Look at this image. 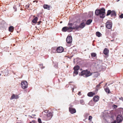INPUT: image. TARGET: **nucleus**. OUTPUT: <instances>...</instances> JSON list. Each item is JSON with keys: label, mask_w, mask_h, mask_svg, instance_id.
Listing matches in <instances>:
<instances>
[{"label": "nucleus", "mask_w": 123, "mask_h": 123, "mask_svg": "<svg viewBox=\"0 0 123 123\" xmlns=\"http://www.w3.org/2000/svg\"><path fill=\"white\" fill-rule=\"evenodd\" d=\"M105 10L104 8L100 9H97L95 12V14L97 16L99 15L101 18H104L105 17Z\"/></svg>", "instance_id": "nucleus-1"}, {"label": "nucleus", "mask_w": 123, "mask_h": 123, "mask_svg": "<svg viewBox=\"0 0 123 123\" xmlns=\"http://www.w3.org/2000/svg\"><path fill=\"white\" fill-rule=\"evenodd\" d=\"M92 73L90 71L87 70L82 71L79 74L80 76H83L84 77H86L91 76Z\"/></svg>", "instance_id": "nucleus-2"}, {"label": "nucleus", "mask_w": 123, "mask_h": 123, "mask_svg": "<svg viewBox=\"0 0 123 123\" xmlns=\"http://www.w3.org/2000/svg\"><path fill=\"white\" fill-rule=\"evenodd\" d=\"M112 26V23L111 21L108 20L106 24V26L107 28L109 29L111 28Z\"/></svg>", "instance_id": "nucleus-3"}, {"label": "nucleus", "mask_w": 123, "mask_h": 123, "mask_svg": "<svg viewBox=\"0 0 123 123\" xmlns=\"http://www.w3.org/2000/svg\"><path fill=\"white\" fill-rule=\"evenodd\" d=\"M95 66L97 68H101V63L99 61H96L95 62Z\"/></svg>", "instance_id": "nucleus-4"}, {"label": "nucleus", "mask_w": 123, "mask_h": 123, "mask_svg": "<svg viewBox=\"0 0 123 123\" xmlns=\"http://www.w3.org/2000/svg\"><path fill=\"white\" fill-rule=\"evenodd\" d=\"M117 123L122 122L123 120V117L122 115H118L117 118Z\"/></svg>", "instance_id": "nucleus-5"}, {"label": "nucleus", "mask_w": 123, "mask_h": 123, "mask_svg": "<svg viewBox=\"0 0 123 123\" xmlns=\"http://www.w3.org/2000/svg\"><path fill=\"white\" fill-rule=\"evenodd\" d=\"M21 85L22 87L24 89L27 88L28 86L27 82L25 81L22 82Z\"/></svg>", "instance_id": "nucleus-6"}, {"label": "nucleus", "mask_w": 123, "mask_h": 123, "mask_svg": "<svg viewBox=\"0 0 123 123\" xmlns=\"http://www.w3.org/2000/svg\"><path fill=\"white\" fill-rule=\"evenodd\" d=\"M66 41L68 43H71L72 41V37L70 36H68L66 38Z\"/></svg>", "instance_id": "nucleus-7"}, {"label": "nucleus", "mask_w": 123, "mask_h": 123, "mask_svg": "<svg viewBox=\"0 0 123 123\" xmlns=\"http://www.w3.org/2000/svg\"><path fill=\"white\" fill-rule=\"evenodd\" d=\"M47 117V120H49L52 117V114L51 112H49L46 115Z\"/></svg>", "instance_id": "nucleus-8"}, {"label": "nucleus", "mask_w": 123, "mask_h": 123, "mask_svg": "<svg viewBox=\"0 0 123 123\" xmlns=\"http://www.w3.org/2000/svg\"><path fill=\"white\" fill-rule=\"evenodd\" d=\"M64 50L63 48L62 47H58L56 49V51L58 53H61L63 52Z\"/></svg>", "instance_id": "nucleus-9"}, {"label": "nucleus", "mask_w": 123, "mask_h": 123, "mask_svg": "<svg viewBox=\"0 0 123 123\" xmlns=\"http://www.w3.org/2000/svg\"><path fill=\"white\" fill-rule=\"evenodd\" d=\"M69 111L70 113L72 114L75 113L76 112L75 109L69 107Z\"/></svg>", "instance_id": "nucleus-10"}, {"label": "nucleus", "mask_w": 123, "mask_h": 123, "mask_svg": "<svg viewBox=\"0 0 123 123\" xmlns=\"http://www.w3.org/2000/svg\"><path fill=\"white\" fill-rule=\"evenodd\" d=\"M19 98L18 95H15L14 94L10 98L11 99H17Z\"/></svg>", "instance_id": "nucleus-11"}, {"label": "nucleus", "mask_w": 123, "mask_h": 123, "mask_svg": "<svg viewBox=\"0 0 123 123\" xmlns=\"http://www.w3.org/2000/svg\"><path fill=\"white\" fill-rule=\"evenodd\" d=\"M99 97L98 96H95L93 98V101L94 102H97L99 100Z\"/></svg>", "instance_id": "nucleus-12"}, {"label": "nucleus", "mask_w": 123, "mask_h": 123, "mask_svg": "<svg viewBox=\"0 0 123 123\" xmlns=\"http://www.w3.org/2000/svg\"><path fill=\"white\" fill-rule=\"evenodd\" d=\"M109 52V50L106 48H105L103 51L104 54L105 55H107L108 54Z\"/></svg>", "instance_id": "nucleus-13"}, {"label": "nucleus", "mask_w": 123, "mask_h": 123, "mask_svg": "<svg viewBox=\"0 0 123 123\" xmlns=\"http://www.w3.org/2000/svg\"><path fill=\"white\" fill-rule=\"evenodd\" d=\"M95 93L92 92H88L87 94L88 96L90 97H92L93 95H95Z\"/></svg>", "instance_id": "nucleus-14"}, {"label": "nucleus", "mask_w": 123, "mask_h": 123, "mask_svg": "<svg viewBox=\"0 0 123 123\" xmlns=\"http://www.w3.org/2000/svg\"><path fill=\"white\" fill-rule=\"evenodd\" d=\"M85 23H84V22H82L81 23L79 26V28L82 29L83 28L85 27Z\"/></svg>", "instance_id": "nucleus-15"}, {"label": "nucleus", "mask_w": 123, "mask_h": 123, "mask_svg": "<svg viewBox=\"0 0 123 123\" xmlns=\"http://www.w3.org/2000/svg\"><path fill=\"white\" fill-rule=\"evenodd\" d=\"M50 6L46 4H44L43 6V7L44 9L49 10Z\"/></svg>", "instance_id": "nucleus-16"}, {"label": "nucleus", "mask_w": 123, "mask_h": 123, "mask_svg": "<svg viewBox=\"0 0 123 123\" xmlns=\"http://www.w3.org/2000/svg\"><path fill=\"white\" fill-rule=\"evenodd\" d=\"M73 29V27H67V31L68 32H70L72 31Z\"/></svg>", "instance_id": "nucleus-17"}, {"label": "nucleus", "mask_w": 123, "mask_h": 123, "mask_svg": "<svg viewBox=\"0 0 123 123\" xmlns=\"http://www.w3.org/2000/svg\"><path fill=\"white\" fill-rule=\"evenodd\" d=\"M116 16L115 12L114 11H112L111 12V17H115Z\"/></svg>", "instance_id": "nucleus-18"}, {"label": "nucleus", "mask_w": 123, "mask_h": 123, "mask_svg": "<svg viewBox=\"0 0 123 123\" xmlns=\"http://www.w3.org/2000/svg\"><path fill=\"white\" fill-rule=\"evenodd\" d=\"M37 17H36L32 21V22L36 24L37 22Z\"/></svg>", "instance_id": "nucleus-19"}, {"label": "nucleus", "mask_w": 123, "mask_h": 123, "mask_svg": "<svg viewBox=\"0 0 123 123\" xmlns=\"http://www.w3.org/2000/svg\"><path fill=\"white\" fill-rule=\"evenodd\" d=\"M73 29L77 30L79 28V26L77 25H75L72 27Z\"/></svg>", "instance_id": "nucleus-20"}, {"label": "nucleus", "mask_w": 123, "mask_h": 123, "mask_svg": "<svg viewBox=\"0 0 123 123\" xmlns=\"http://www.w3.org/2000/svg\"><path fill=\"white\" fill-rule=\"evenodd\" d=\"M105 92L108 93H109L111 92L110 90L108 87H106L105 89Z\"/></svg>", "instance_id": "nucleus-21"}, {"label": "nucleus", "mask_w": 123, "mask_h": 123, "mask_svg": "<svg viewBox=\"0 0 123 123\" xmlns=\"http://www.w3.org/2000/svg\"><path fill=\"white\" fill-rule=\"evenodd\" d=\"M80 68V67L79 66L77 65L74 67V70L78 71Z\"/></svg>", "instance_id": "nucleus-22"}, {"label": "nucleus", "mask_w": 123, "mask_h": 123, "mask_svg": "<svg viewBox=\"0 0 123 123\" xmlns=\"http://www.w3.org/2000/svg\"><path fill=\"white\" fill-rule=\"evenodd\" d=\"M92 19H89L87 21L86 24L87 25H89L92 22Z\"/></svg>", "instance_id": "nucleus-23"}, {"label": "nucleus", "mask_w": 123, "mask_h": 123, "mask_svg": "<svg viewBox=\"0 0 123 123\" xmlns=\"http://www.w3.org/2000/svg\"><path fill=\"white\" fill-rule=\"evenodd\" d=\"M78 74V71L77 70H74V71L73 73V76H74L77 75Z\"/></svg>", "instance_id": "nucleus-24"}, {"label": "nucleus", "mask_w": 123, "mask_h": 123, "mask_svg": "<svg viewBox=\"0 0 123 123\" xmlns=\"http://www.w3.org/2000/svg\"><path fill=\"white\" fill-rule=\"evenodd\" d=\"M96 34L97 36L98 37H100L101 36V34L98 32H97L96 33Z\"/></svg>", "instance_id": "nucleus-25"}, {"label": "nucleus", "mask_w": 123, "mask_h": 123, "mask_svg": "<svg viewBox=\"0 0 123 123\" xmlns=\"http://www.w3.org/2000/svg\"><path fill=\"white\" fill-rule=\"evenodd\" d=\"M62 31H63L66 32L67 31V27H65L63 28Z\"/></svg>", "instance_id": "nucleus-26"}, {"label": "nucleus", "mask_w": 123, "mask_h": 123, "mask_svg": "<svg viewBox=\"0 0 123 123\" xmlns=\"http://www.w3.org/2000/svg\"><path fill=\"white\" fill-rule=\"evenodd\" d=\"M14 28L12 26H10L9 28V31L10 32L12 31L14 29Z\"/></svg>", "instance_id": "nucleus-27"}, {"label": "nucleus", "mask_w": 123, "mask_h": 123, "mask_svg": "<svg viewBox=\"0 0 123 123\" xmlns=\"http://www.w3.org/2000/svg\"><path fill=\"white\" fill-rule=\"evenodd\" d=\"M111 10H108L107 12V14H106V16H108L110 14L111 15Z\"/></svg>", "instance_id": "nucleus-28"}, {"label": "nucleus", "mask_w": 123, "mask_h": 123, "mask_svg": "<svg viewBox=\"0 0 123 123\" xmlns=\"http://www.w3.org/2000/svg\"><path fill=\"white\" fill-rule=\"evenodd\" d=\"M89 114L87 113H86L84 114V116L85 117L86 119L87 117L89 115Z\"/></svg>", "instance_id": "nucleus-29"}, {"label": "nucleus", "mask_w": 123, "mask_h": 123, "mask_svg": "<svg viewBox=\"0 0 123 123\" xmlns=\"http://www.w3.org/2000/svg\"><path fill=\"white\" fill-rule=\"evenodd\" d=\"M91 55L92 57H95L96 55V54L95 53H93L91 54Z\"/></svg>", "instance_id": "nucleus-30"}, {"label": "nucleus", "mask_w": 123, "mask_h": 123, "mask_svg": "<svg viewBox=\"0 0 123 123\" xmlns=\"http://www.w3.org/2000/svg\"><path fill=\"white\" fill-rule=\"evenodd\" d=\"M80 104L82 105H83L84 104V102L83 100H81L80 101Z\"/></svg>", "instance_id": "nucleus-31"}, {"label": "nucleus", "mask_w": 123, "mask_h": 123, "mask_svg": "<svg viewBox=\"0 0 123 123\" xmlns=\"http://www.w3.org/2000/svg\"><path fill=\"white\" fill-rule=\"evenodd\" d=\"M92 117L91 116H89V117L88 120L91 122L92 121Z\"/></svg>", "instance_id": "nucleus-32"}, {"label": "nucleus", "mask_w": 123, "mask_h": 123, "mask_svg": "<svg viewBox=\"0 0 123 123\" xmlns=\"http://www.w3.org/2000/svg\"><path fill=\"white\" fill-rule=\"evenodd\" d=\"M38 121L39 123H42L41 120L40 118H39L38 119Z\"/></svg>", "instance_id": "nucleus-33"}, {"label": "nucleus", "mask_w": 123, "mask_h": 123, "mask_svg": "<svg viewBox=\"0 0 123 123\" xmlns=\"http://www.w3.org/2000/svg\"><path fill=\"white\" fill-rule=\"evenodd\" d=\"M119 17L120 18H123V14H122L121 15L119 16Z\"/></svg>", "instance_id": "nucleus-34"}, {"label": "nucleus", "mask_w": 123, "mask_h": 123, "mask_svg": "<svg viewBox=\"0 0 123 123\" xmlns=\"http://www.w3.org/2000/svg\"><path fill=\"white\" fill-rule=\"evenodd\" d=\"M68 25L70 26L71 27L73 26V24L71 23H69L68 24Z\"/></svg>", "instance_id": "nucleus-35"}, {"label": "nucleus", "mask_w": 123, "mask_h": 123, "mask_svg": "<svg viewBox=\"0 0 123 123\" xmlns=\"http://www.w3.org/2000/svg\"><path fill=\"white\" fill-rule=\"evenodd\" d=\"M98 73H97L96 72V73H94V75H97V76H96V77H97L98 76Z\"/></svg>", "instance_id": "nucleus-36"}, {"label": "nucleus", "mask_w": 123, "mask_h": 123, "mask_svg": "<svg viewBox=\"0 0 123 123\" xmlns=\"http://www.w3.org/2000/svg\"><path fill=\"white\" fill-rule=\"evenodd\" d=\"M119 99L120 100H122L123 101V98L121 97L119 98Z\"/></svg>", "instance_id": "nucleus-37"}, {"label": "nucleus", "mask_w": 123, "mask_h": 123, "mask_svg": "<svg viewBox=\"0 0 123 123\" xmlns=\"http://www.w3.org/2000/svg\"><path fill=\"white\" fill-rule=\"evenodd\" d=\"M13 8H14V9L15 10V11H16L17 9L16 7H15V6H14L13 7Z\"/></svg>", "instance_id": "nucleus-38"}, {"label": "nucleus", "mask_w": 123, "mask_h": 123, "mask_svg": "<svg viewBox=\"0 0 123 123\" xmlns=\"http://www.w3.org/2000/svg\"><path fill=\"white\" fill-rule=\"evenodd\" d=\"M113 107H114V108H116L117 107V106L116 105H114Z\"/></svg>", "instance_id": "nucleus-39"}, {"label": "nucleus", "mask_w": 123, "mask_h": 123, "mask_svg": "<svg viewBox=\"0 0 123 123\" xmlns=\"http://www.w3.org/2000/svg\"><path fill=\"white\" fill-rule=\"evenodd\" d=\"M30 123H35L34 121H32L31 122H30Z\"/></svg>", "instance_id": "nucleus-40"}, {"label": "nucleus", "mask_w": 123, "mask_h": 123, "mask_svg": "<svg viewBox=\"0 0 123 123\" xmlns=\"http://www.w3.org/2000/svg\"><path fill=\"white\" fill-rule=\"evenodd\" d=\"M116 121L115 120L113 122H112L111 123H116Z\"/></svg>", "instance_id": "nucleus-41"}, {"label": "nucleus", "mask_w": 123, "mask_h": 123, "mask_svg": "<svg viewBox=\"0 0 123 123\" xmlns=\"http://www.w3.org/2000/svg\"><path fill=\"white\" fill-rule=\"evenodd\" d=\"M44 112H45L46 113H47L48 112V110H45L44 111Z\"/></svg>", "instance_id": "nucleus-42"}, {"label": "nucleus", "mask_w": 123, "mask_h": 123, "mask_svg": "<svg viewBox=\"0 0 123 123\" xmlns=\"http://www.w3.org/2000/svg\"><path fill=\"white\" fill-rule=\"evenodd\" d=\"M41 22V21H39L38 22V25H39Z\"/></svg>", "instance_id": "nucleus-43"}, {"label": "nucleus", "mask_w": 123, "mask_h": 123, "mask_svg": "<svg viewBox=\"0 0 123 123\" xmlns=\"http://www.w3.org/2000/svg\"><path fill=\"white\" fill-rule=\"evenodd\" d=\"M40 67H41V68H44V67H41L43 66V65H40Z\"/></svg>", "instance_id": "nucleus-44"}, {"label": "nucleus", "mask_w": 123, "mask_h": 123, "mask_svg": "<svg viewBox=\"0 0 123 123\" xmlns=\"http://www.w3.org/2000/svg\"><path fill=\"white\" fill-rule=\"evenodd\" d=\"M74 88H76V86H74V87L73 88H72L73 91H74Z\"/></svg>", "instance_id": "nucleus-45"}, {"label": "nucleus", "mask_w": 123, "mask_h": 123, "mask_svg": "<svg viewBox=\"0 0 123 123\" xmlns=\"http://www.w3.org/2000/svg\"><path fill=\"white\" fill-rule=\"evenodd\" d=\"M80 93H81V92H78V94L79 95H80Z\"/></svg>", "instance_id": "nucleus-46"}, {"label": "nucleus", "mask_w": 123, "mask_h": 123, "mask_svg": "<svg viewBox=\"0 0 123 123\" xmlns=\"http://www.w3.org/2000/svg\"><path fill=\"white\" fill-rule=\"evenodd\" d=\"M26 6L27 8H29V5H27Z\"/></svg>", "instance_id": "nucleus-47"}, {"label": "nucleus", "mask_w": 123, "mask_h": 123, "mask_svg": "<svg viewBox=\"0 0 123 123\" xmlns=\"http://www.w3.org/2000/svg\"><path fill=\"white\" fill-rule=\"evenodd\" d=\"M35 2H36V3H37L38 1H33V2L34 3Z\"/></svg>", "instance_id": "nucleus-48"}, {"label": "nucleus", "mask_w": 123, "mask_h": 123, "mask_svg": "<svg viewBox=\"0 0 123 123\" xmlns=\"http://www.w3.org/2000/svg\"><path fill=\"white\" fill-rule=\"evenodd\" d=\"M99 85H99V84L98 85H97L96 86L97 87H98V86H99Z\"/></svg>", "instance_id": "nucleus-49"}, {"label": "nucleus", "mask_w": 123, "mask_h": 123, "mask_svg": "<svg viewBox=\"0 0 123 123\" xmlns=\"http://www.w3.org/2000/svg\"><path fill=\"white\" fill-rule=\"evenodd\" d=\"M102 82H101V83H100L99 84V85H100V84H101L102 83Z\"/></svg>", "instance_id": "nucleus-50"}, {"label": "nucleus", "mask_w": 123, "mask_h": 123, "mask_svg": "<svg viewBox=\"0 0 123 123\" xmlns=\"http://www.w3.org/2000/svg\"><path fill=\"white\" fill-rule=\"evenodd\" d=\"M120 0H117V1L118 2Z\"/></svg>", "instance_id": "nucleus-51"}, {"label": "nucleus", "mask_w": 123, "mask_h": 123, "mask_svg": "<svg viewBox=\"0 0 123 123\" xmlns=\"http://www.w3.org/2000/svg\"><path fill=\"white\" fill-rule=\"evenodd\" d=\"M91 102H92V101H90V102H89V104H90V103H91Z\"/></svg>", "instance_id": "nucleus-52"}, {"label": "nucleus", "mask_w": 123, "mask_h": 123, "mask_svg": "<svg viewBox=\"0 0 123 123\" xmlns=\"http://www.w3.org/2000/svg\"><path fill=\"white\" fill-rule=\"evenodd\" d=\"M62 23V21H61L60 22V23Z\"/></svg>", "instance_id": "nucleus-53"}, {"label": "nucleus", "mask_w": 123, "mask_h": 123, "mask_svg": "<svg viewBox=\"0 0 123 123\" xmlns=\"http://www.w3.org/2000/svg\"><path fill=\"white\" fill-rule=\"evenodd\" d=\"M107 83H106V84H105V86H106V85H107Z\"/></svg>", "instance_id": "nucleus-54"}, {"label": "nucleus", "mask_w": 123, "mask_h": 123, "mask_svg": "<svg viewBox=\"0 0 123 123\" xmlns=\"http://www.w3.org/2000/svg\"><path fill=\"white\" fill-rule=\"evenodd\" d=\"M70 105V106H71V107H72V106H72L71 105Z\"/></svg>", "instance_id": "nucleus-55"}, {"label": "nucleus", "mask_w": 123, "mask_h": 123, "mask_svg": "<svg viewBox=\"0 0 123 123\" xmlns=\"http://www.w3.org/2000/svg\"><path fill=\"white\" fill-rule=\"evenodd\" d=\"M92 123H93V122H92Z\"/></svg>", "instance_id": "nucleus-56"}, {"label": "nucleus", "mask_w": 123, "mask_h": 123, "mask_svg": "<svg viewBox=\"0 0 123 123\" xmlns=\"http://www.w3.org/2000/svg\"><path fill=\"white\" fill-rule=\"evenodd\" d=\"M1 75V74H0V76Z\"/></svg>", "instance_id": "nucleus-57"}, {"label": "nucleus", "mask_w": 123, "mask_h": 123, "mask_svg": "<svg viewBox=\"0 0 123 123\" xmlns=\"http://www.w3.org/2000/svg\"><path fill=\"white\" fill-rule=\"evenodd\" d=\"M34 116H36V115H34Z\"/></svg>", "instance_id": "nucleus-58"}]
</instances>
